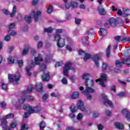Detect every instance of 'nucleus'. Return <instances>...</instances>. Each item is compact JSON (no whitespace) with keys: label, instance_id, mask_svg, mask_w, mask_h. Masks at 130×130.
<instances>
[{"label":"nucleus","instance_id":"nucleus-55","mask_svg":"<svg viewBox=\"0 0 130 130\" xmlns=\"http://www.w3.org/2000/svg\"><path fill=\"white\" fill-rule=\"evenodd\" d=\"M61 82L63 85H67L68 84V80L66 78H63L61 80Z\"/></svg>","mask_w":130,"mask_h":130},{"label":"nucleus","instance_id":"nucleus-59","mask_svg":"<svg viewBox=\"0 0 130 130\" xmlns=\"http://www.w3.org/2000/svg\"><path fill=\"white\" fill-rule=\"evenodd\" d=\"M31 113H34L30 112H27L24 113V115L23 117H24L25 118H27V117H28V116H30V114H31Z\"/></svg>","mask_w":130,"mask_h":130},{"label":"nucleus","instance_id":"nucleus-57","mask_svg":"<svg viewBox=\"0 0 130 130\" xmlns=\"http://www.w3.org/2000/svg\"><path fill=\"white\" fill-rule=\"evenodd\" d=\"M60 33H62V29L58 28L56 30V35H58V34H60Z\"/></svg>","mask_w":130,"mask_h":130},{"label":"nucleus","instance_id":"nucleus-3","mask_svg":"<svg viewBox=\"0 0 130 130\" xmlns=\"http://www.w3.org/2000/svg\"><path fill=\"white\" fill-rule=\"evenodd\" d=\"M72 63L71 62H67L64 67V68L63 69V74L64 76H66V77H69V71L70 70L73 71L74 73H76L77 72V69L74 67H72Z\"/></svg>","mask_w":130,"mask_h":130},{"label":"nucleus","instance_id":"nucleus-25","mask_svg":"<svg viewBox=\"0 0 130 130\" xmlns=\"http://www.w3.org/2000/svg\"><path fill=\"white\" fill-rule=\"evenodd\" d=\"M4 121H6L5 120ZM4 125L2 126L3 130H11V127L8 126V122L4 121Z\"/></svg>","mask_w":130,"mask_h":130},{"label":"nucleus","instance_id":"nucleus-50","mask_svg":"<svg viewBox=\"0 0 130 130\" xmlns=\"http://www.w3.org/2000/svg\"><path fill=\"white\" fill-rule=\"evenodd\" d=\"M2 89L7 91L8 90V85L6 83H2Z\"/></svg>","mask_w":130,"mask_h":130},{"label":"nucleus","instance_id":"nucleus-20","mask_svg":"<svg viewBox=\"0 0 130 130\" xmlns=\"http://www.w3.org/2000/svg\"><path fill=\"white\" fill-rule=\"evenodd\" d=\"M30 50V46L29 45H26L25 47L23 49L22 54L23 56L27 55Z\"/></svg>","mask_w":130,"mask_h":130},{"label":"nucleus","instance_id":"nucleus-10","mask_svg":"<svg viewBox=\"0 0 130 130\" xmlns=\"http://www.w3.org/2000/svg\"><path fill=\"white\" fill-rule=\"evenodd\" d=\"M44 88V84L41 82H37L35 85V90L38 93H42Z\"/></svg>","mask_w":130,"mask_h":130},{"label":"nucleus","instance_id":"nucleus-9","mask_svg":"<svg viewBox=\"0 0 130 130\" xmlns=\"http://www.w3.org/2000/svg\"><path fill=\"white\" fill-rule=\"evenodd\" d=\"M78 3L71 1L70 4H65V8L67 10H70L71 8H72V9H77L78 8Z\"/></svg>","mask_w":130,"mask_h":130},{"label":"nucleus","instance_id":"nucleus-16","mask_svg":"<svg viewBox=\"0 0 130 130\" xmlns=\"http://www.w3.org/2000/svg\"><path fill=\"white\" fill-rule=\"evenodd\" d=\"M87 37L89 39H91V40H93V39H94V38H95V36H94L95 34L94 32V29L93 28L89 29L87 31Z\"/></svg>","mask_w":130,"mask_h":130},{"label":"nucleus","instance_id":"nucleus-52","mask_svg":"<svg viewBox=\"0 0 130 130\" xmlns=\"http://www.w3.org/2000/svg\"><path fill=\"white\" fill-rule=\"evenodd\" d=\"M124 14H125V17H127V16H129L130 15V10L127 9L124 11Z\"/></svg>","mask_w":130,"mask_h":130},{"label":"nucleus","instance_id":"nucleus-17","mask_svg":"<svg viewBox=\"0 0 130 130\" xmlns=\"http://www.w3.org/2000/svg\"><path fill=\"white\" fill-rule=\"evenodd\" d=\"M125 55H127V58H124L123 60H122V61L123 64H126L127 63H128V62H130V49H128L126 52L125 53Z\"/></svg>","mask_w":130,"mask_h":130},{"label":"nucleus","instance_id":"nucleus-63","mask_svg":"<svg viewBox=\"0 0 130 130\" xmlns=\"http://www.w3.org/2000/svg\"><path fill=\"white\" fill-rule=\"evenodd\" d=\"M106 114L107 115V116H111V111H109L108 110H106L105 111Z\"/></svg>","mask_w":130,"mask_h":130},{"label":"nucleus","instance_id":"nucleus-4","mask_svg":"<svg viewBox=\"0 0 130 130\" xmlns=\"http://www.w3.org/2000/svg\"><path fill=\"white\" fill-rule=\"evenodd\" d=\"M54 40L57 41V46L59 48H62L66 45V39H62L59 35H55L54 36Z\"/></svg>","mask_w":130,"mask_h":130},{"label":"nucleus","instance_id":"nucleus-32","mask_svg":"<svg viewBox=\"0 0 130 130\" xmlns=\"http://www.w3.org/2000/svg\"><path fill=\"white\" fill-rule=\"evenodd\" d=\"M31 19H32V18L31 17V16H30L29 15H26L24 17V20H25V22H26V23H27V24H30V23H31Z\"/></svg>","mask_w":130,"mask_h":130},{"label":"nucleus","instance_id":"nucleus-46","mask_svg":"<svg viewBox=\"0 0 130 130\" xmlns=\"http://www.w3.org/2000/svg\"><path fill=\"white\" fill-rule=\"evenodd\" d=\"M129 112L127 110V109H123L121 111V113L123 115H126Z\"/></svg>","mask_w":130,"mask_h":130},{"label":"nucleus","instance_id":"nucleus-21","mask_svg":"<svg viewBox=\"0 0 130 130\" xmlns=\"http://www.w3.org/2000/svg\"><path fill=\"white\" fill-rule=\"evenodd\" d=\"M114 125L118 129H124V125L119 122H115Z\"/></svg>","mask_w":130,"mask_h":130},{"label":"nucleus","instance_id":"nucleus-19","mask_svg":"<svg viewBox=\"0 0 130 130\" xmlns=\"http://www.w3.org/2000/svg\"><path fill=\"white\" fill-rule=\"evenodd\" d=\"M32 14H34V18L35 22H38L39 20V16H41V11H38L35 13V11H32Z\"/></svg>","mask_w":130,"mask_h":130},{"label":"nucleus","instance_id":"nucleus-29","mask_svg":"<svg viewBox=\"0 0 130 130\" xmlns=\"http://www.w3.org/2000/svg\"><path fill=\"white\" fill-rule=\"evenodd\" d=\"M16 13H17V7L14 6L13 8L12 12L10 14V18H13Z\"/></svg>","mask_w":130,"mask_h":130},{"label":"nucleus","instance_id":"nucleus-56","mask_svg":"<svg viewBox=\"0 0 130 130\" xmlns=\"http://www.w3.org/2000/svg\"><path fill=\"white\" fill-rule=\"evenodd\" d=\"M62 65V61L57 62L55 64V68H58L59 67H61Z\"/></svg>","mask_w":130,"mask_h":130},{"label":"nucleus","instance_id":"nucleus-39","mask_svg":"<svg viewBox=\"0 0 130 130\" xmlns=\"http://www.w3.org/2000/svg\"><path fill=\"white\" fill-rule=\"evenodd\" d=\"M52 12H53V7L52 6V5H51L47 9V13H48V14H51Z\"/></svg>","mask_w":130,"mask_h":130},{"label":"nucleus","instance_id":"nucleus-43","mask_svg":"<svg viewBox=\"0 0 130 130\" xmlns=\"http://www.w3.org/2000/svg\"><path fill=\"white\" fill-rule=\"evenodd\" d=\"M8 61L10 63H14V62H15V58L13 57H10L8 58Z\"/></svg>","mask_w":130,"mask_h":130},{"label":"nucleus","instance_id":"nucleus-22","mask_svg":"<svg viewBox=\"0 0 130 130\" xmlns=\"http://www.w3.org/2000/svg\"><path fill=\"white\" fill-rule=\"evenodd\" d=\"M98 11L100 13V14H101V16H105V15L107 14V13L105 11V9H104L103 7H99Z\"/></svg>","mask_w":130,"mask_h":130},{"label":"nucleus","instance_id":"nucleus-30","mask_svg":"<svg viewBox=\"0 0 130 130\" xmlns=\"http://www.w3.org/2000/svg\"><path fill=\"white\" fill-rule=\"evenodd\" d=\"M121 43H126V42H130V37L127 36L123 38L121 40Z\"/></svg>","mask_w":130,"mask_h":130},{"label":"nucleus","instance_id":"nucleus-40","mask_svg":"<svg viewBox=\"0 0 130 130\" xmlns=\"http://www.w3.org/2000/svg\"><path fill=\"white\" fill-rule=\"evenodd\" d=\"M15 26H16V23H15L14 22L10 24L8 33H10V32L11 30H12V29H14Z\"/></svg>","mask_w":130,"mask_h":130},{"label":"nucleus","instance_id":"nucleus-62","mask_svg":"<svg viewBox=\"0 0 130 130\" xmlns=\"http://www.w3.org/2000/svg\"><path fill=\"white\" fill-rule=\"evenodd\" d=\"M83 118V114L82 113H79L77 117V119H78L80 120V119H82Z\"/></svg>","mask_w":130,"mask_h":130},{"label":"nucleus","instance_id":"nucleus-14","mask_svg":"<svg viewBox=\"0 0 130 130\" xmlns=\"http://www.w3.org/2000/svg\"><path fill=\"white\" fill-rule=\"evenodd\" d=\"M94 64L95 66L96 67V68H99V60H101V57L99 55H94L92 57Z\"/></svg>","mask_w":130,"mask_h":130},{"label":"nucleus","instance_id":"nucleus-47","mask_svg":"<svg viewBox=\"0 0 130 130\" xmlns=\"http://www.w3.org/2000/svg\"><path fill=\"white\" fill-rule=\"evenodd\" d=\"M8 34L10 36H15V35H17V32L15 31L14 30H11Z\"/></svg>","mask_w":130,"mask_h":130},{"label":"nucleus","instance_id":"nucleus-15","mask_svg":"<svg viewBox=\"0 0 130 130\" xmlns=\"http://www.w3.org/2000/svg\"><path fill=\"white\" fill-rule=\"evenodd\" d=\"M14 118H15V114L13 113H10L7 114L5 118H3L2 119L1 122L2 123H4V121H5V120L6 122H8V121H7V119H13Z\"/></svg>","mask_w":130,"mask_h":130},{"label":"nucleus","instance_id":"nucleus-36","mask_svg":"<svg viewBox=\"0 0 130 130\" xmlns=\"http://www.w3.org/2000/svg\"><path fill=\"white\" fill-rule=\"evenodd\" d=\"M101 78L103 82L107 80V76L105 74L102 73L101 74Z\"/></svg>","mask_w":130,"mask_h":130},{"label":"nucleus","instance_id":"nucleus-23","mask_svg":"<svg viewBox=\"0 0 130 130\" xmlns=\"http://www.w3.org/2000/svg\"><path fill=\"white\" fill-rule=\"evenodd\" d=\"M79 95L80 93H79V92L74 91L71 95V99H78V98H79Z\"/></svg>","mask_w":130,"mask_h":130},{"label":"nucleus","instance_id":"nucleus-8","mask_svg":"<svg viewBox=\"0 0 130 130\" xmlns=\"http://www.w3.org/2000/svg\"><path fill=\"white\" fill-rule=\"evenodd\" d=\"M26 100L27 101H35V100L33 96L28 95H23L21 96V99L18 100V102H19L20 104H23V103H24Z\"/></svg>","mask_w":130,"mask_h":130},{"label":"nucleus","instance_id":"nucleus-60","mask_svg":"<svg viewBox=\"0 0 130 130\" xmlns=\"http://www.w3.org/2000/svg\"><path fill=\"white\" fill-rule=\"evenodd\" d=\"M7 106V104L5 103V102H0V107L1 108H4V107H6Z\"/></svg>","mask_w":130,"mask_h":130},{"label":"nucleus","instance_id":"nucleus-6","mask_svg":"<svg viewBox=\"0 0 130 130\" xmlns=\"http://www.w3.org/2000/svg\"><path fill=\"white\" fill-rule=\"evenodd\" d=\"M23 109L28 112H31V113H37L41 110V108L38 106L32 108L29 105H24Z\"/></svg>","mask_w":130,"mask_h":130},{"label":"nucleus","instance_id":"nucleus-37","mask_svg":"<svg viewBox=\"0 0 130 130\" xmlns=\"http://www.w3.org/2000/svg\"><path fill=\"white\" fill-rule=\"evenodd\" d=\"M114 39L117 43H119V42H120V40H121V36H115L114 37Z\"/></svg>","mask_w":130,"mask_h":130},{"label":"nucleus","instance_id":"nucleus-33","mask_svg":"<svg viewBox=\"0 0 130 130\" xmlns=\"http://www.w3.org/2000/svg\"><path fill=\"white\" fill-rule=\"evenodd\" d=\"M108 68H109L108 64L105 62H103L102 66V69H103V71H106Z\"/></svg>","mask_w":130,"mask_h":130},{"label":"nucleus","instance_id":"nucleus-18","mask_svg":"<svg viewBox=\"0 0 130 130\" xmlns=\"http://www.w3.org/2000/svg\"><path fill=\"white\" fill-rule=\"evenodd\" d=\"M41 78L43 82H48V81H49V79H50V75H49V73H45L44 72L43 74L41 75Z\"/></svg>","mask_w":130,"mask_h":130},{"label":"nucleus","instance_id":"nucleus-64","mask_svg":"<svg viewBox=\"0 0 130 130\" xmlns=\"http://www.w3.org/2000/svg\"><path fill=\"white\" fill-rule=\"evenodd\" d=\"M125 118H126L128 121H130V112L126 114L125 115Z\"/></svg>","mask_w":130,"mask_h":130},{"label":"nucleus","instance_id":"nucleus-28","mask_svg":"<svg viewBox=\"0 0 130 130\" xmlns=\"http://www.w3.org/2000/svg\"><path fill=\"white\" fill-rule=\"evenodd\" d=\"M111 50V46L110 45L108 46L107 48L106 49V56L108 58L110 56V51Z\"/></svg>","mask_w":130,"mask_h":130},{"label":"nucleus","instance_id":"nucleus-27","mask_svg":"<svg viewBox=\"0 0 130 130\" xmlns=\"http://www.w3.org/2000/svg\"><path fill=\"white\" fill-rule=\"evenodd\" d=\"M98 82H99L100 85H101V86H102V87H103V88H105V87H106L105 83H104V81H103V80H102V79H98L95 80L96 83H98Z\"/></svg>","mask_w":130,"mask_h":130},{"label":"nucleus","instance_id":"nucleus-11","mask_svg":"<svg viewBox=\"0 0 130 130\" xmlns=\"http://www.w3.org/2000/svg\"><path fill=\"white\" fill-rule=\"evenodd\" d=\"M102 97L103 99H105V102H104V105H109L110 107L113 108V104L111 101H109L107 100V96H106V94H103Z\"/></svg>","mask_w":130,"mask_h":130},{"label":"nucleus","instance_id":"nucleus-44","mask_svg":"<svg viewBox=\"0 0 130 130\" xmlns=\"http://www.w3.org/2000/svg\"><path fill=\"white\" fill-rule=\"evenodd\" d=\"M17 63L19 68H22L24 64V62L23 61V60H17Z\"/></svg>","mask_w":130,"mask_h":130},{"label":"nucleus","instance_id":"nucleus-51","mask_svg":"<svg viewBox=\"0 0 130 130\" xmlns=\"http://www.w3.org/2000/svg\"><path fill=\"white\" fill-rule=\"evenodd\" d=\"M42 99L44 102H45V101H46V100H47V99L48 98V94L45 93L43 96H42Z\"/></svg>","mask_w":130,"mask_h":130},{"label":"nucleus","instance_id":"nucleus-34","mask_svg":"<svg viewBox=\"0 0 130 130\" xmlns=\"http://www.w3.org/2000/svg\"><path fill=\"white\" fill-rule=\"evenodd\" d=\"M100 31L102 36H106L107 35V30L103 28H100Z\"/></svg>","mask_w":130,"mask_h":130},{"label":"nucleus","instance_id":"nucleus-58","mask_svg":"<svg viewBox=\"0 0 130 130\" xmlns=\"http://www.w3.org/2000/svg\"><path fill=\"white\" fill-rule=\"evenodd\" d=\"M2 12L3 13H4V14H5V15L6 16H8V15H10V12L9 11H8V10L6 9H3L2 10Z\"/></svg>","mask_w":130,"mask_h":130},{"label":"nucleus","instance_id":"nucleus-26","mask_svg":"<svg viewBox=\"0 0 130 130\" xmlns=\"http://www.w3.org/2000/svg\"><path fill=\"white\" fill-rule=\"evenodd\" d=\"M46 125V124L45 123V122L44 121H42L39 123V127H40V130H44V128H45V126Z\"/></svg>","mask_w":130,"mask_h":130},{"label":"nucleus","instance_id":"nucleus-49","mask_svg":"<svg viewBox=\"0 0 130 130\" xmlns=\"http://www.w3.org/2000/svg\"><path fill=\"white\" fill-rule=\"evenodd\" d=\"M117 96L120 98L125 97L126 94L125 92H121L117 94Z\"/></svg>","mask_w":130,"mask_h":130},{"label":"nucleus","instance_id":"nucleus-2","mask_svg":"<svg viewBox=\"0 0 130 130\" xmlns=\"http://www.w3.org/2000/svg\"><path fill=\"white\" fill-rule=\"evenodd\" d=\"M82 78L83 80H85V85L86 86L85 90L83 91V94H87V93H94L95 90H94L93 88L88 86V80H89V78H90V74L88 73L84 74L82 75Z\"/></svg>","mask_w":130,"mask_h":130},{"label":"nucleus","instance_id":"nucleus-7","mask_svg":"<svg viewBox=\"0 0 130 130\" xmlns=\"http://www.w3.org/2000/svg\"><path fill=\"white\" fill-rule=\"evenodd\" d=\"M20 78H21L20 73H16L14 76L12 74H8V79L10 83L18 82V81H20Z\"/></svg>","mask_w":130,"mask_h":130},{"label":"nucleus","instance_id":"nucleus-61","mask_svg":"<svg viewBox=\"0 0 130 130\" xmlns=\"http://www.w3.org/2000/svg\"><path fill=\"white\" fill-rule=\"evenodd\" d=\"M100 114H99L98 112H94L93 113L92 116L93 118H97V117H99Z\"/></svg>","mask_w":130,"mask_h":130},{"label":"nucleus","instance_id":"nucleus-45","mask_svg":"<svg viewBox=\"0 0 130 130\" xmlns=\"http://www.w3.org/2000/svg\"><path fill=\"white\" fill-rule=\"evenodd\" d=\"M70 109L71 112H72L73 113H75V112H77V111H78V108H77V107H74V108H73V107H70Z\"/></svg>","mask_w":130,"mask_h":130},{"label":"nucleus","instance_id":"nucleus-12","mask_svg":"<svg viewBox=\"0 0 130 130\" xmlns=\"http://www.w3.org/2000/svg\"><path fill=\"white\" fill-rule=\"evenodd\" d=\"M77 106L78 109L81 110L83 112L86 111V109L85 108V105H84V102L82 101H78L77 103Z\"/></svg>","mask_w":130,"mask_h":130},{"label":"nucleus","instance_id":"nucleus-5","mask_svg":"<svg viewBox=\"0 0 130 130\" xmlns=\"http://www.w3.org/2000/svg\"><path fill=\"white\" fill-rule=\"evenodd\" d=\"M109 23L112 27L115 28L116 27L117 24L119 25H123L124 22L123 20H121L120 18H117V20L115 19L114 17H111L109 19Z\"/></svg>","mask_w":130,"mask_h":130},{"label":"nucleus","instance_id":"nucleus-38","mask_svg":"<svg viewBox=\"0 0 130 130\" xmlns=\"http://www.w3.org/2000/svg\"><path fill=\"white\" fill-rule=\"evenodd\" d=\"M53 31V29L52 27H48V28H44V32L46 33H51Z\"/></svg>","mask_w":130,"mask_h":130},{"label":"nucleus","instance_id":"nucleus-13","mask_svg":"<svg viewBox=\"0 0 130 130\" xmlns=\"http://www.w3.org/2000/svg\"><path fill=\"white\" fill-rule=\"evenodd\" d=\"M35 62L33 61V60H31L29 68L26 67L25 68L26 72L28 77L31 76V75H32V73L30 72V71H31V69H33V68H35Z\"/></svg>","mask_w":130,"mask_h":130},{"label":"nucleus","instance_id":"nucleus-1","mask_svg":"<svg viewBox=\"0 0 130 130\" xmlns=\"http://www.w3.org/2000/svg\"><path fill=\"white\" fill-rule=\"evenodd\" d=\"M35 64H39V62L44 61L45 64L50 63L52 61V57L50 55H46L43 59V55L39 54L37 57H35Z\"/></svg>","mask_w":130,"mask_h":130},{"label":"nucleus","instance_id":"nucleus-42","mask_svg":"<svg viewBox=\"0 0 130 130\" xmlns=\"http://www.w3.org/2000/svg\"><path fill=\"white\" fill-rule=\"evenodd\" d=\"M40 70L41 72H44L46 70V65L41 64L40 67Z\"/></svg>","mask_w":130,"mask_h":130},{"label":"nucleus","instance_id":"nucleus-53","mask_svg":"<svg viewBox=\"0 0 130 130\" xmlns=\"http://www.w3.org/2000/svg\"><path fill=\"white\" fill-rule=\"evenodd\" d=\"M28 92H33V85H30L28 86L27 90Z\"/></svg>","mask_w":130,"mask_h":130},{"label":"nucleus","instance_id":"nucleus-54","mask_svg":"<svg viewBox=\"0 0 130 130\" xmlns=\"http://www.w3.org/2000/svg\"><path fill=\"white\" fill-rule=\"evenodd\" d=\"M5 41H7V42L11 41V36L10 35H7L5 37Z\"/></svg>","mask_w":130,"mask_h":130},{"label":"nucleus","instance_id":"nucleus-48","mask_svg":"<svg viewBox=\"0 0 130 130\" xmlns=\"http://www.w3.org/2000/svg\"><path fill=\"white\" fill-rule=\"evenodd\" d=\"M75 23L76 25H80V24H81V22H82V20L81 19H78V18H75Z\"/></svg>","mask_w":130,"mask_h":130},{"label":"nucleus","instance_id":"nucleus-35","mask_svg":"<svg viewBox=\"0 0 130 130\" xmlns=\"http://www.w3.org/2000/svg\"><path fill=\"white\" fill-rule=\"evenodd\" d=\"M84 57L83 58V59L85 60V61L88 60L89 58H91V54H88L87 53H85Z\"/></svg>","mask_w":130,"mask_h":130},{"label":"nucleus","instance_id":"nucleus-41","mask_svg":"<svg viewBox=\"0 0 130 130\" xmlns=\"http://www.w3.org/2000/svg\"><path fill=\"white\" fill-rule=\"evenodd\" d=\"M10 126H11V128H15V127H16V126H17V122L16 121H12L10 123Z\"/></svg>","mask_w":130,"mask_h":130},{"label":"nucleus","instance_id":"nucleus-31","mask_svg":"<svg viewBox=\"0 0 130 130\" xmlns=\"http://www.w3.org/2000/svg\"><path fill=\"white\" fill-rule=\"evenodd\" d=\"M115 64L117 68L120 69V68H122V64H123V62L122 61H119V60H116Z\"/></svg>","mask_w":130,"mask_h":130},{"label":"nucleus","instance_id":"nucleus-24","mask_svg":"<svg viewBox=\"0 0 130 130\" xmlns=\"http://www.w3.org/2000/svg\"><path fill=\"white\" fill-rule=\"evenodd\" d=\"M81 41L82 42V43L84 45H86V46H89V44H90V42H89V41L86 38V37H83L82 39H81Z\"/></svg>","mask_w":130,"mask_h":130}]
</instances>
